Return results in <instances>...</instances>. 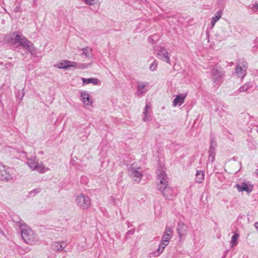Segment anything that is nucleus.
<instances>
[{
  "mask_svg": "<svg viewBox=\"0 0 258 258\" xmlns=\"http://www.w3.org/2000/svg\"><path fill=\"white\" fill-rule=\"evenodd\" d=\"M21 236L24 241L28 244L33 245L38 241V236L23 221L18 222Z\"/></svg>",
  "mask_w": 258,
  "mask_h": 258,
  "instance_id": "nucleus-1",
  "label": "nucleus"
},
{
  "mask_svg": "<svg viewBox=\"0 0 258 258\" xmlns=\"http://www.w3.org/2000/svg\"><path fill=\"white\" fill-rule=\"evenodd\" d=\"M127 172L130 177L135 182L139 183L143 176V170L142 167L136 163H133L127 168Z\"/></svg>",
  "mask_w": 258,
  "mask_h": 258,
  "instance_id": "nucleus-2",
  "label": "nucleus"
},
{
  "mask_svg": "<svg viewBox=\"0 0 258 258\" xmlns=\"http://www.w3.org/2000/svg\"><path fill=\"white\" fill-rule=\"evenodd\" d=\"M75 202L77 206L82 210H88L92 206L91 198L88 195L82 193L75 196Z\"/></svg>",
  "mask_w": 258,
  "mask_h": 258,
  "instance_id": "nucleus-3",
  "label": "nucleus"
},
{
  "mask_svg": "<svg viewBox=\"0 0 258 258\" xmlns=\"http://www.w3.org/2000/svg\"><path fill=\"white\" fill-rule=\"evenodd\" d=\"M153 49L159 59L168 64H171L169 53L165 47L161 45L154 46Z\"/></svg>",
  "mask_w": 258,
  "mask_h": 258,
  "instance_id": "nucleus-4",
  "label": "nucleus"
},
{
  "mask_svg": "<svg viewBox=\"0 0 258 258\" xmlns=\"http://www.w3.org/2000/svg\"><path fill=\"white\" fill-rule=\"evenodd\" d=\"M27 165L33 171H36L40 173H44L48 171L49 169L44 166L43 163H38L36 158L29 159Z\"/></svg>",
  "mask_w": 258,
  "mask_h": 258,
  "instance_id": "nucleus-5",
  "label": "nucleus"
},
{
  "mask_svg": "<svg viewBox=\"0 0 258 258\" xmlns=\"http://www.w3.org/2000/svg\"><path fill=\"white\" fill-rule=\"evenodd\" d=\"M26 38L22 34H19L18 32H14L12 34L7 35L5 37V40L11 44H19L22 46V42L24 41Z\"/></svg>",
  "mask_w": 258,
  "mask_h": 258,
  "instance_id": "nucleus-6",
  "label": "nucleus"
},
{
  "mask_svg": "<svg viewBox=\"0 0 258 258\" xmlns=\"http://www.w3.org/2000/svg\"><path fill=\"white\" fill-rule=\"evenodd\" d=\"M13 169L5 166L0 163V180H10L13 179Z\"/></svg>",
  "mask_w": 258,
  "mask_h": 258,
  "instance_id": "nucleus-7",
  "label": "nucleus"
},
{
  "mask_svg": "<svg viewBox=\"0 0 258 258\" xmlns=\"http://www.w3.org/2000/svg\"><path fill=\"white\" fill-rule=\"evenodd\" d=\"M157 188L163 194L166 200H172L176 197L175 190L168 185L163 186H158Z\"/></svg>",
  "mask_w": 258,
  "mask_h": 258,
  "instance_id": "nucleus-8",
  "label": "nucleus"
},
{
  "mask_svg": "<svg viewBox=\"0 0 258 258\" xmlns=\"http://www.w3.org/2000/svg\"><path fill=\"white\" fill-rule=\"evenodd\" d=\"M158 180L159 182L157 184L158 186H163L168 185V177L164 170L162 167H160L157 171Z\"/></svg>",
  "mask_w": 258,
  "mask_h": 258,
  "instance_id": "nucleus-9",
  "label": "nucleus"
},
{
  "mask_svg": "<svg viewBox=\"0 0 258 258\" xmlns=\"http://www.w3.org/2000/svg\"><path fill=\"white\" fill-rule=\"evenodd\" d=\"M223 75L224 72L221 67L217 65L215 66L211 71V77L215 83L218 84Z\"/></svg>",
  "mask_w": 258,
  "mask_h": 258,
  "instance_id": "nucleus-10",
  "label": "nucleus"
},
{
  "mask_svg": "<svg viewBox=\"0 0 258 258\" xmlns=\"http://www.w3.org/2000/svg\"><path fill=\"white\" fill-rule=\"evenodd\" d=\"M22 47L27 51L30 52L32 56H36L39 53L38 50L36 48L33 43L28 39H24V41L22 42Z\"/></svg>",
  "mask_w": 258,
  "mask_h": 258,
  "instance_id": "nucleus-11",
  "label": "nucleus"
},
{
  "mask_svg": "<svg viewBox=\"0 0 258 258\" xmlns=\"http://www.w3.org/2000/svg\"><path fill=\"white\" fill-rule=\"evenodd\" d=\"M235 186L238 192L245 191L247 194L250 193L253 188V185L249 181L243 182L241 184H236Z\"/></svg>",
  "mask_w": 258,
  "mask_h": 258,
  "instance_id": "nucleus-12",
  "label": "nucleus"
},
{
  "mask_svg": "<svg viewBox=\"0 0 258 258\" xmlns=\"http://www.w3.org/2000/svg\"><path fill=\"white\" fill-rule=\"evenodd\" d=\"M55 67L58 69L67 70L70 68L77 67V62L66 59L58 62Z\"/></svg>",
  "mask_w": 258,
  "mask_h": 258,
  "instance_id": "nucleus-13",
  "label": "nucleus"
},
{
  "mask_svg": "<svg viewBox=\"0 0 258 258\" xmlns=\"http://www.w3.org/2000/svg\"><path fill=\"white\" fill-rule=\"evenodd\" d=\"M187 96V93H182L176 96L172 102L173 107L180 106L184 102L185 99Z\"/></svg>",
  "mask_w": 258,
  "mask_h": 258,
  "instance_id": "nucleus-14",
  "label": "nucleus"
},
{
  "mask_svg": "<svg viewBox=\"0 0 258 258\" xmlns=\"http://www.w3.org/2000/svg\"><path fill=\"white\" fill-rule=\"evenodd\" d=\"M177 232L180 239H184L188 232L187 226L182 222H179L177 226Z\"/></svg>",
  "mask_w": 258,
  "mask_h": 258,
  "instance_id": "nucleus-15",
  "label": "nucleus"
},
{
  "mask_svg": "<svg viewBox=\"0 0 258 258\" xmlns=\"http://www.w3.org/2000/svg\"><path fill=\"white\" fill-rule=\"evenodd\" d=\"M149 89V85L148 82H139L138 84V88L136 94L138 96H141L145 94Z\"/></svg>",
  "mask_w": 258,
  "mask_h": 258,
  "instance_id": "nucleus-16",
  "label": "nucleus"
},
{
  "mask_svg": "<svg viewBox=\"0 0 258 258\" xmlns=\"http://www.w3.org/2000/svg\"><path fill=\"white\" fill-rule=\"evenodd\" d=\"M247 67L244 64L243 62L242 63H238L237 65L235 73L238 78L243 79L246 75V71Z\"/></svg>",
  "mask_w": 258,
  "mask_h": 258,
  "instance_id": "nucleus-17",
  "label": "nucleus"
},
{
  "mask_svg": "<svg viewBox=\"0 0 258 258\" xmlns=\"http://www.w3.org/2000/svg\"><path fill=\"white\" fill-rule=\"evenodd\" d=\"M144 117L143 120L145 122L149 121L152 119V112L151 110V106L149 103H147L143 112Z\"/></svg>",
  "mask_w": 258,
  "mask_h": 258,
  "instance_id": "nucleus-18",
  "label": "nucleus"
},
{
  "mask_svg": "<svg viewBox=\"0 0 258 258\" xmlns=\"http://www.w3.org/2000/svg\"><path fill=\"white\" fill-rule=\"evenodd\" d=\"M253 84L250 82L245 83L243 85L240 86L238 89L235 92V95H238L240 92L250 93L253 91Z\"/></svg>",
  "mask_w": 258,
  "mask_h": 258,
  "instance_id": "nucleus-19",
  "label": "nucleus"
},
{
  "mask_svg": "<svg viewBox=\"0 0 258 258\" xmlns=\"http://www.w3.org/2000/svg\"><path fill=\"white\" fill-rule=\"evenodd\" d=\"M82 101L85 106H92V102L90 100V95L87 92H82L80 93Z\"/></svg>",
  "mask_w": 258,
  "mask_h": 258,
  "instance_id": "nucleus-20",
  "label": "nucleus"
},
{
  "mask_svg": "<svg viewBox=\"0 0 258 258\" xmlns=\"http://www.w3.org/2000/svg\"><path fill=\"white\" fill-rule=\"evenodd\" d=\"M172 230L170 227L167 226L165 229V231L162 236L161 241H163L167 243H169V240L171 238Z\"/></svg>",
  "mask_w": 258,
  "mask_h": 258,
  "instance_id": "nucleus-21",
  "label": "nucleus"
},
{
  "mask_svg": "<svg viewBox=\"0 0 258 258\" xmlns=\"http://www.w3.org/2000/svg\"><path fill=\"white\" fill-rule=\"evenodd\" d=\"M81 80L83 82V85H85L91 83L93 84L94 85H100L101 84L100 81L97 78H91L86 79L84 78H81Z\"/></svg>",
  "mask_w": 258,
  "mask_h": 258,
  "instance_id": "nucleus-22",
  "label": "nucleus"
},
{
  "mask_svg": "<svg viewBox=\"0 0 258 258\" xmlns=\"http://www.w3.org/2000/svg\"><path fill=\"white\" fill-rule=\"evenodd\" d=\"M67 243L64 241L54 242L52 244V248L57 251H62L67 246Z\"/></svg>",
  "mask_w": 258,
  "mask_h": 258,
  "instance_id": "nucleus-23",
  "label": "nucleus"
},
{
  "mask_svg": "<svg viewBox=\"0 0 258 258\" xmlns=\"http://www.w3.org/2000/svg\"><path fill=\"white\" fill-rule=\"evenodd\" d=\"M204 179V172L203 170H197L196 174L195 181L197 183H201L203 182Z\"/></svg>",
  "mask_w": 258,
  "mask_h": 258,
  "instance_id": "nucleus-24",
  "label": "nucleus"
},
{
  "mask_svg": "<svg viewBox=\"0 0 258 258\" xmlns=\"http://www.w3.org/2000/svg\"><path fill=\"white\" fill-rule=\"evenodd\" d=\"M222 15V11L221 10H219L216 12V15L212 17L211 21L212 28L214 27L217 22L221 18Z\"/></svg>",
  "mask_w": 258,
  "mask_h": 258,
  "instance_id": "nucleus-25",
  "label": "nucleus"
},
{
  "mask_svg": "<svg viewBox=\"0 0 258 258\" xmlns=\"http://www.w3.org/2000/svg\"><path fill=\"white\" fill-rule=\"evenodd\" d=\"M239 234L238 233L235 232L234 233L233 235L231 237V240L230 241V246L231 247H233V246L236 245L237 244V240L239 238Z\"/></svg>",
  "mask_w": 258,
  "mask_h": 258,
  "instance_id": "nucleus-26",
  "label": "nucleus"
},
{
  "mask_svg": "<svg viewBox=\"0 0 258 258\" xmlns=\"http://www.w3.org/2000/svg\"><path fill=\"white\" fill-rule=\"evenodd\" d=\"M83 54L85 55L86 57L90 58L92 56V49L90 47H86L82 49Z\"/></svg>",
  "mask_w": 258,
  "mask_h": 258,
  "instance_id": "nucleus-27",
  "label": "nucleus"
},
{
  "mask_svg": "<svg viewBox=\"0 0 258 258\" xmlns=\"http://www.w3.org/2000/svg\"><path fill=\"white\" fill-rule=\"evenodd\" d=\"M215 155L216 150H212V149H209L208 161L213 162L215 160Z\"/></svg>",
  "mask_w": 258,
  "mask_h": 258,
  "instance_id": "nucleus-28",
  "label": "nucleus"
},
{
  "mask_svg": "<svg viewBox=\"0 0 258 258\" xmlns=\"http://www.w3.org/2000/svg\"><path fill=\"white\" fill-rule=\"evenodd\" d=\"M158 62L156 59H154L153 61L150 64L149 70L151 72L155 71L158 67Z\"/></svg>",
  "mask_w": 258,
  "mask_h": 258,
  "instance_id": "nucleus-29",
  "label": "nucleus"
},
{
  "mask_svg": "<svg viewBox=\"0 0 258 258\" xmlns=\"http://www.w3.org/2000/svg\"><path fill=\"white\" fill-rule=\"evenodd\" d=\"M159 39V35L155 34L152 36H150L148 38L149 42L151 43H154L155 42L157 41Z\"/></svg>",
  "mask_w": 258,
  "mask_h": 258,
  "instance_id": "nucleus-30",
  "label": "nucleus"
},
{
  "mask_svg": "<svg viewBox=\"0 0 258 258\" xmlns=\"http://www.w3.org/2000/svg\"><path fill=\"white\" fill-rule=\"evenodd\" d=\"M162 252L157 249L156 250L149 253V256L150 257H155L159 256Z\"/></svg>",
  "mask_w": 258,
  "mask_h": 258,
  "instance_id": "nucleus-31",
  "label": "nucleus"
},
{
  "mask_svg": "<svg viewBox=\"0 0 258 258\" xmlns=\"http://www.w3.org/2000/svg\"><path fill=\"white\" fill-rule=\"evenodd\" d=\"M169 243L161 241L159 244L158 249L162 253L165 247L168 245Z\"/></svg>",
  "mask_w": 258,
  "mask_h": 258,
  "instance_id": "nucleus-32",
  "label": "nucleus"
},
{
  "mask_svg": "<svg viewBox=\"0 0 258 258\" xmlns=\"http://www.w3.org/2000/svg\"><path fill=\"white\" fill-rule=\"evenodd\" d=\"M249 9H251L253 13H258V5L254 4L250 5L248 7Z\"/></svg>",
  "mask_w": 258,
  "mask_h": 258,
  "instance_id": "nucleus-33",
  "label": "nucleus"
},
{
  "mask_svg": "<svg viewBox=\"0 0 258 258\" xmlns=\"http://www.w3.org/2000/svg\"><path fill=\"white\" fill-rule=\"evenodd\" d=\"M80 182L83 184H87L89 182V178L86 176H82L81 177Z\"/></svg>",
  "mask_w": 258,
  "mask_h": 258,
  "instance_id": "nucleus-34",
  "label": "nucleus"
},
{
  "mask_svg": "<svg viewBox=\"0 0 258 258\" xmlns=\"http://www.w3.org/2000/svg\"><path fill=\"white\" fill-rule=\"evenodd\" d=\"M41 190V189L40 188H36L32 190H31L30 192H29V194L30 196H35L36 194L40 192Z\"/></svg>",
  "mask_w": 258,
  "mask_h": 258,
  "instance_id": "nucleus-35",
  "label": "nucleus"
},
{
  "mask_svg": "<svg viewBox=\"0 0 258 258\" xmlns=\"http://www.w3.org/2000/svg\"><path fill=\"white\" fill-rule=\"evenodd\" d=\"M88 64H84V63H78L77 62V67H74V68H77V69H86L88 67Z\"/></svg>",
  "mask_w": 258,
  "mask_h": 258,
  "instance_id": "nucleus-36",
  "label": "nucleus"
},
{
  "mask_svg": "<svg viewBox=\"0 0 258 258\" xmlns=\"http://www.w3.org/2000/svg\"><path fill=\"white\" fill-rule=\"evenodd\" d=\"M216 143L215 142L214 139H212L210 143V147L209 149H212V150H216Z\"/></svg>",
  "mask_w": 258,
  "mask_h": 258,
  "instance_id": "nucleus-37",
  "label": "nucleus"
},
{
  "mask_svg": "<svg viewBox=\"0 0 258 258\" xmlns=\"http://www.w3.org/2000/svg\"><path fill=\"white\" fill-rule=\"evenodd\" d=\"M135 232V229H131L130 230H128L127 232H126V235H133L134 234Z\"/></svg>",
  "mask_w": 258,
  "mask_h": 258,
  "instance_id": "nucleus-38",
  "label": "nucleus"
},
{
  "mask_svg": "<svg viewBox=\"0 0 258 258\" xmlns=\"http://www.w3.org/2000/svg\"><path fill=\"white\" fill-rule=\"evenodd\" d=\"M19 11V7H17L16 8H15L14 9V12L15 13H17Z\"/></svg>",
  "mask_w": 258,
  "mask_h": 258,
  "instance_id": "nucleus-39",
  "label": "nucleus"
},
{
  "mask_svg": "<svg viewBox=\"0 0 258 258\" xmlns=\"http://www.w3.org/2000/svg\"><path fill=\"white\" fill-rule=\"evenodd\" d=\"M254 226L255 228V229L258 230V222L255 223L254 224Z\"/></svg>",
  "mask_w": 258,
  "mask_h": 258,
  "instance_id": "nucleus-40",
  "label": "nucleus"
},
{
  "mask_svg": "<svg viewBox=\"0 0 258 258\" xmlns=\"http://www.w3.org/2000/svg\"><path fill=\"white\" fill-rule=\"evenodd\" d=\"M256 171H257V174H258V169H257Z\"/></svg>",
  "mask_w": 258,
  "mask_h": 258,
  "instance_id": "nucleus-41",
  "label": "nucleus"
}]
</instances>
